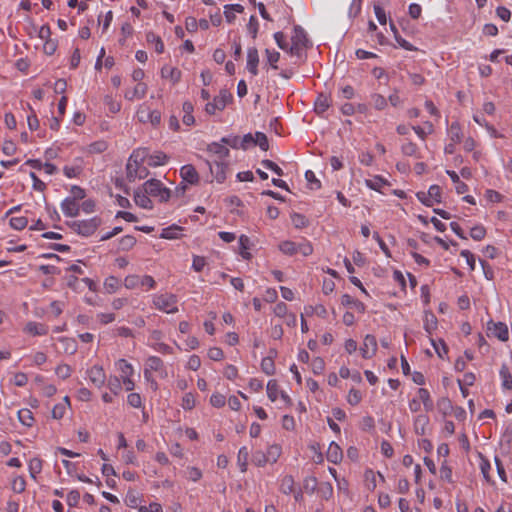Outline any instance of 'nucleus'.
<instances>
[{
	"label": "nucleus",
	"instance_id": "f257e3e1",
	"mask_svg": "<svg viewBox=\"0 0 512 512\" xmlns=\"http://www.w3.org/2000/svg\"><path fill=\"white\" fill-rule=\"evenodd\" d=\"M149 155L147 148H137L130 155L126 164V176L130 182L141 180L148 176L149 171L143 165Z\"/></svg>",
	"mask_w": 512,
	"mask_h": 512
},
{
	"label": "nucleus",
	"instance_id": "f03ea898",
	"mask_svg": "<svg viewBox=\"0 0 512 512\" xmlns=\"http://www.w3.org/2000/svg\"><path fill=\"white\" fill-rule=\"evenodd\" d=\"M143 186L145 187V191L159 202H167L173 193L169 188L165 187L160 180L154 178L144 182Z\"/></svg>",
	"mask_w": 512,
	"mask_h": 512
},
{
	"label": "nucleus",
	"instance_id": "7ed1b4c3",
	"mask_svg": "<svg viewBox=\"0 0 512 512\" xmlns=\"http://www.w3.org/2000/svg\"><path fill=\"white\" fill-rule=\"evenodd\" d=\"M154 306L165 313H176L177 308V296L171 293H161L153 297Z\"/></svg>",
	"mask_w": 512,
	"mask_h": 512
},
{
	"label": "nucleus",
	"instance_id": "20e7f679",
	"mask_svg": "<svg viewBox=\"0 0 512 512\" xmlns=\"http://www.w3.org/2000/svg\"><path fill=\"white\" fill-rule=\"evenodd\" d=\"M231 101L232 94L228 90L222 89L212 101L205 105V112L208 115H215L218 111H223Z\"/></svg>",
	"mask_w": 512,
	"mask_h": 512
},
{
	"label": "nucleus",
	"instance_id": "39448f33",
	"mask_svg": "<svg viewBox=\"0 0 512 512\" xmlns=\"http://www.w3.org/2000/svg\"><path fill=\"white\" fill-rule=\"evenodd\" d=\"M291 47L289 48V53L291 55H295L297 57H301L303 51L306 49L308 44V39L305 31L300 26H295L293 35L291 37Z\"/></svg>",
	"mask_w": 512,
	"mask_h": 512
},
{
	"label": "nucleus",
	"instance_id": "423d86ee",
	"mask_svg": "<svg viewBox=\"0 0 512 512\" xmlns=\"http://www.w3.org/2000/svg\"><path fill=\"white\" fill-rule=\"evenodd\" d=\"M123 284L127 289H135L141 286L149 290L155 287L156 281L150 275L139 276L137 274H131L125 277Z\"/></svg>",
	"mask_w": 512,
	"mask_h": 512
},
{
	"label": "nucleus",
	"instance_id": "0eeeda50",
	"mask_svg": "<svg viewBox=\"0 0 512 512\" xmlns=\"http://www.w3.org/2000/svg\"><path fill=\"white\" fill-rule=\"evenodd\" d=\"M267 396L270 401L276 402L278 399L282 401L285 406L292 405V400L284 391L280 390L277 381L271 379L266 386Z\"/></svg>",
	"mask_w": 512,
	"mask_h": 512
},
{
	"label": "nucleus",
	"instance_id": "6e6552de",
	"mask_svg": "<svg viewBox=\"0 0 512 512\" xmlns=\"http://www.w3.org/2000/svg\"><path fill=\"white\" fill-rule=\"evenodd\" d=\"M487 335L488 337H494L505 342L509 338L508 327L503 322H494L490 320L487 322Z\"/></svg>",
	"mask_w": 512,
	"mask_h": 512
},
{
	"label": "nucleus",
	"instance_id": "1a4fd4ad",
	"mask_svg": "<svg viewBox=\"0 0 512 512\" xmlns=\"http://www.w3.org/2000/svg\"><path fill=\"white\" fill-rule=\"evenodd\" d=\"M117 368L121 373V378L123 380V385L126 391H132L134 389V380L133 376V368L127 363L124 359H121L117 362Z\"/></svg>",
	"mask_w": 512,
	"mask_h": 512
},
{
	"label": "nucleus",
	"instance_id": "9d476101",
	"mask_svg": "<svg viewBox=\"0 0 512 512\" xmlns=\"http://www.w3.org/2000/svg\"><path fill=\"white\" fill-rule=\"evenodd\" d=\"M70 227L80 235L90 236L96 231L95 218L73 221Z\"/></svg>",
	"mask_w": 512,
	"mask_h": 512
},
{
	"label": "nucleus",
	"instance_id": "9b49d317",
	"mask_svg": "<svg viewBox=\"0 0 512 512\" xmlns=\"http://www.w3.org/2000/svg\"><path fill=\"white\" fill-rule=\"evenodd\" d=\"M66 302L64 300H53L45 309H41V313L37 315H45L48 319L58 318L64 311Z\"/></svg>",
	"mask_w": 512,
	"mask_h": 512
},
{
	"label": "nucleus",
	"instance_id": "f8f14e48",
	"mask_svg": "<svg viewBox=\"0 0 512 512\" xmlns=\"http://www.w3.org/2000/svg\"><path fill=\"white\" fill-rule=\"evenodd\" d=\"M85 168L83 158L77 157L70 164L63 167V173L67 178H78L82 175Z\"/></svg>",
	"mask_w": 512,
	"mask_h": 512
},
{
	"label": "nucleus",
	"instance_id": "ddd939ff",
	"mask_svg": "<svg viewBox=\"0 0 512 512\" xmlns=\"http://www.w3.org/2000/svg\"><path fill=\"white\" fill-rule=\"evenodd\" d=\"M206 151L211 157H215V160L218 161H223L230 154L228 147H226V145L223 144L221 140L219 142H212L208 144Z\"/></svg>",
	"mask_w": 512,
	"mask_h": 512
},
{
	"label": "nucleus",
	"instance_id": "4468645a",
	"mask_svg": "<svg viewBox=\"0 0 512 512\" xmlns=\"http://www.w3.org/2000/svg\"><path fill=\"white\" fill-rule=\"evenodd\" d=\"M210 172L218 183L224 182L226 179L227 163L224 161L214 160V162L207 161Z\"/></svg>",
	"mask_w": 512,
	"mask_h": 512
},
{
	"label": "nucleus",
	"instance_id": "2eb2a0df",
	"mask_svg": "<svg viewBox=\"0 0 512 512\" xmlns=\"http://www.w3.org/2000/svg\"><path fill=\"white\" fill-rule=\"evenodd\" d=\"M134 202L137 206L151 210L153 208V202L150 199V195L145 191V187L142 185L134 191Z\"/></svg>",
	"mask_w": 512,
	"mask_h": 512
},
{
	"label": "nucleus",
	"instance_id": "dca6fc26",
	"mask_svg": "<svg viewBox=\"0 0 512 512\" xmlns=\"http://www.w3.org/2000/svg\"><path fill=\"white\" fill-rule=\"evenodd\" d=\"M48 331L47 325L35 321L27 322L23 328V332L29 336H44Z\"/></svg>",
	"mask_w": 512,
	"mask_h": 512
},
{
	"label": "nucleus",
	"instance_id": "f3484780",
	"mask_svg": "<svg viewBox=\"0 0 512 512\" xmlns=\"http://www.w3.org/2000/svg\"><path fill=\"white\" fill-rule=\"evenodd\" d=\"M62 213L66 217H76L79 214L80 206L73 198L66 197L60 204Z\"/></svg>",
	"mask_w": 512,
	"mask_h": 512
},
{
	"label": "nucleus",
	"instance_id": "a211bd4d",
	"mask_svg": "<svg viewBox=\"0 0 512 512\" xmlns=\"http://www.w3.org/2000/svg\"><path fill=\"white\" fill-rule=\"evenodd\" d=\"M180 176L183 182L189 184H197L199 182V174L196 171L195 167L191 164L182 166V168L180 169Z\"/></svg>",
	"mask_w": 512,
	"mask_h": 512
},
{
	"label": "nucleus",
	"instance_id": "6ab92c4d",
	"mask_svg": "<svg viewBox=\"0 0 512 512\" xmlns=\"http://www.w3.org/2000/svg\"><path fill=\"white\" fill-rule=\"evenodd\" d=\"M312 358H310V354H300V360L303 362H309L311 361V368L312 371L315 374H320L324 371L325 368V362L323 358L320 356H316L315 354H312Z\"/></svg>",
	"mask_w": 512,
	"mask_h": 512
},
{
	"label": "nucleus",
	"instance_id": "aec40b11",
	"mask_svg": "<svg viewBox=\"0 0 512 512\" xmlns=\"http://www.w3.org/2000/svg\"><path fill=\"white\" fill-rule=\"evenodd\" d=\"M138 118L141 122H150L152 125H158L161 120V114L157 110L143 109L138 111Z\"/></svg>",
	"mask_w": 512,
	"mask_h": 512
},
{
	"label": "nucleus",
	"instance_id": "412c9836",
	"mask_svg": "<svg viewBox=\"0 0 512 512\" xmlns=\"http://www.w3.org/2000/svg\"><path fill=\"white\" fill-rule=\"evenodd\" d=\"M259 54L255 47H251L247 50V70L252 75L258 74Z\"/></svg>",
	"mask_w": 512,
	"mask_h": 512
},
{
	"label": "nucleus",
	"instance_id": "4be33fe9",
	"mask_svg": "<svg viewBox=\"0 0 512 512\" xmlns=\"http://www.w3.org/2000/svg\"><path fill=\"white\" fill-rule=\"evenodd\" d=\"M429 417L425 414H419L415 417L413 427L417 435H425L429 429Z\"/></svg>",
	"mask_w": 512,
	"mask_h": 512
},
{
	"label": "nucleus",
	"instance_id": "5701e85b",
	"mask_svg": "<svg viewBox=\"0 0 512 512\" xmlns=\"http://www.w3.org/2000/svg\"><path fill=\"white\" fill-rule=\"evenodd\" d=\"M161 76L162 78L169 80L174 85L180 81L181 71L176 67L165 65L161 69Z\"/></svg>",
	"mask_w": 512,
	"mask_h": 512
},
{
	"label": "nucleus",
	"instance_id": "b1692460",
	"mask_svg": "<svg viewBox=\"0 0 512 512\" xmlns=\"http://www.w3.org/2000/svg\"><path fill=\"white\" fill-rule=\"evenodd\" d=\"M327 460L331 463L337 464L341 462L343 458V452L340 446L336 442H331L328 446L326 453Z\"/></svg>",
	"mask_w": 512,
	"mask_h": 512
},
{
	"label": "nucleus",
	"instance_id": "393cba45",
	"mask_svg": "<svg viewBox=\"0 0 512 512\" xmlns=\"http://www.w3.org/2000/svg\"><path fill=\"white\" fill-rule=\"evenodd\" d=\"M146 92L147 85L145 83L139 82L133 89L127 90L124 94V97L130 101L134 99H141L145 96Z\"/></svg>",
	"mask_w": 512,
	"mask_h": 512
},
{
	"label": "nucleus",
	"instance_id": "a878e982",
	"mask_svg": "<svg viewBox=\"0 0 512 512\" xmlns=\"http://www.w3.org/2000/svg\"><path fill=\"white\" fill-rule=\"evenodd\" d=\"M341 304L343 306L350 307V308L356 310L359 313H364L365 312V305L361 301L353 298L352 296H350L348 294L342 295V297H341Z\"/></svg>",
	"mask_w": 512,
	"mask_h": 512
},
{
	"label": "nucleus",
	"instance_id": "bb28decb",
	"mask_svg": "<svg viewBox=\"0 0 512 512\" xmlns=\"http://www.w3.org/2000/svg\"><path fill=\"white\" fill-rule=\"evenodd\" d=\"M69 286L73 287L75 290H84L85 288L90 291L95 290V283L92 279L84 277L82 279L75 278L74 281L69 282Z\"/></svg>",
	"mask_w": 512,
	"mask_h": 512
},
{
	"label": "nucleus",
	"instance_id": "cd10ccee",
	"mask_svg": "<svg viewBox=\"0 0 512 512\" xmlns=\"http://www.w3.org/2000/svg\"><path fill=\"white\" fill-rule=\"evenodd\" d=\"M417 399L420 400L426 411L433 410L434 403L427 389L419 388L417 390Z\"/></svg>",
	"mask_w": 512,
	"mask_h": 512
},
{
	"label": "nucleus",
	"instance_id": "c85d7f7f",
	"mask_svg": "<svg viewBox=\"0 0 512 512\" xmlns=\"http://www.w3.org/2000/svg\"><path fill=\"white\" fill-rule=\"evenodd\" d=\"M331 105L330 96L326 94H320L314 103V110L318 114L324 113Z\"/></svg>",
	"mask_w": 512,
	"mask_h": 512
},
{
	"label": "nucleus",
	"instance_id": "c756f323",
	"mask_svg": "<svg viewBox=\"0 0 512 512\" xmlns=\"http://www.w3.org/2000/svg\"><path fill=\"white\" fill-rule=\"evenodd\" d=\"M70 406L69 398L65 396L62 402L56 404L52 409V417L54 419H61Z\"/></svg>",
	"mask_w": 512,
	"mask_h": 512
},
{
	"label": "nucleus",
	"instance_id": "7c9ffc66",
	"mask_svg": "<svg viewBox=\"0 0 512 512\" xmlns=\"http://www.w3.org/2000/svg\"><path fill=\"white\" fill-rule=\"evenodd\" d=\"M181 232H182V227L173 224L169 227L162 229L160 237L163 239H168V240L177 239L180 237Z\"/></svg>",
	"mask_w": 512,
	"mask_h": 512
},
{
	"label": "nucleus",
	"instance_id": "2f4dec72",
	"mask_svg": "<svg viewBox=\"0 0 512 512\" xmlns=\"http://www.w3.org/2000/svg\"><path fill=\"white\" fill-rule=\"evenodd\" d=\"M249 451L246 446L239 449L237 455V465L241 472H246L248 467Z\"/></svg>",
	"mask_w": 512,
	"mask_h": 512
},
{
	"label": "nucleus",
	"instance_id": "473e14b6",
	"mask_svg": "<svg viewBox=\"0 0 512 512\" xmlns=\"http://www.w3.org/2000/svg\"><path fill=\"white\" fill-rule=\"evenodd\" d=\"M121 286L120 280L115 276H109L104 280L103 289L108 294L115 293Z\"/></svg>",
	"mask_w": 512,
	"mask_h": 512
},
{
	"label": "nucleus",
	"instance_id": "72a5a7b5",
	"mask_svg": "<svg viewBox=\"0 0 512 512\" xmlns=\"http://www.w3.org/2000/svg\"><path fill=\"white\" fill-rule=\"evenodd\" d=\"M446 173L447 175H449V177L455 184V189L458 194H463L467 192V185L464 182L460 181V177L455 171L447 170Z\"/></svg>",
	"mask_w": 512,
	"mask_h": 512
},
{
	"label": "nucleus",
	"instance_id": "f704fd0d",
	"mask_svg": "<svg viewBox=\"0 0 512 512\" xmlns=\"http://www.w3.org/2000/svg\"><path fill=\"white\" fill-rule=\"evenodd\" d=\"M265 452L268 462L275 463L282 453V448L278 444H272L267 447Z\"/></svg>",
	"mask_w": 512,
	"mask_h": 512
},
{
	"label": "nucleus",
	"instance_id": "c9c22d12",
	"mask_svg": "<svg viewBox=\"0 0 512 512\" xmlns=\"http://www.w3.org/2000/svg\"><path fill=\"white\" fill-rule=\"evenodd\" d=\"M499 375L501 378L502 387L507 390L512 389V375L506 365H502Z\"/></svg>",
	"mask_w": 512,
	"mask_h": 512
},
{
	"label": "nucleus",
	"instance_id": "e433bc0d",
	"mask_svg": "<svg viewBox=\"0 0 512 512\" xmlns=\"http://www.w3.org/2000/svg\"><path fill=\"white\" fill-rule=\"evenodd\" d=\"M19 421L26 427H31L34 422L33 414L31 410L23 408L18 411Z\"/></svg>",
	"mask_w": 512,
	"mask_h": 512
},
{
	"label": "nucleus",
	"instance_id": "4c0bfd02",
	"mask_svg": "<svg viewBox=\"0 0 512 512\" xmlns=\"http://www.w3.org/2000/svg\"><path fill=\"white\" fill-rule=\"evenodd\" d=\"M27 108L30 111V114L27 116L28 128L30 131H36L40 127L39 119L30 104H27Z\"/></svg>",
	"mask_w": 512,
	"mask_h": 512
},
{
	"label": "nucleus",
	"instance_id": "58836bf2",
	"mask_svg": "<svg viewBox=\"0 0 512 512\" xmlns=\"http://www.w3.org/2000/svg\"><path fill=\"white\" fill-rule=\"evenodd\" d=\"M294 479L290 475L284 476L280 481V490L284 494H290L294 490Z\"/></svg>",
	"mask_w": 512,
	"mask_h": 512
},
{
	"label": "nucleus",
	"instance_id": "ea45409f",
	"mask_svg": "<svg viewBox=\"0 0 512 512\" xmlns=\"http://www.w3.org/2000/svg\"><path fill=\"white\" fill-rule=\"evenodd\" d=\"M30 476L36 479V476L42 471V461L39 458H32L28 463Z\"/></svg>",
	"mask_w": 512,
	"mask_h": 512
},
{
	"label": "nucleus",
	"instance_id": "a19ab883",
	"mask_svg": "<svg viewBox=\"0 0 512 512\" xmlns=\"http://www.w3.org/2000/svg\"><path fill=\"white\" fill-rule=\"evenodd\" d=\"M168 160V156L163 152H156L155 154L149 156L148 165L150 166H160L164 165Z\"/></svg>",
	"mask_w": 512,
	"mask_h": 512
},
{
	"label": "nucleus",
	"instance_id": "79ce46f5",
	"mask_svg": "<svg viewBox=\"0 0 512 512\" xmlns=\"http://www.w3.org/2000/svg\"><path fill=\"white\" fill-rule=\"evenodd\" d=\"M387 184V181L380 176H376L373 179H366L365 185L375 191H380V189Z\"/></svg>",
	"mask_w": 512,
	"mask_h": 512
},
{
	"label": "nucleus",
	"instance_id": "37998d69",
	"mask_svg": "<svg viewBox=\"0 0 512 512\" xmlns=\"http://www.w3.org/2000/svg\"><path fill=\"white\" fill-rule=\"evenodd\" d=\"M136 244V238L132 235H125L119 241V249L122 251H128L132 249Z\"/></svg>",
	"mask_w": 512,
	"mask_h": 512
},
{
	"label": "nucleus",
	"instance_id": "c03bdc74",
	"mask_svg": "<svg viewBox=\"0 0 512 512\" xmlns=\"http://www.w3.org/2000/svg\"><path fill=\"white\" fill-rule=\"evenodd\" d=\"M9 224L11 228L20 231L28 225V219L24 216L11 217Z\"/></svg>",
	"mask_w": 512,
	"mask_h": 512
},
{
	"label": "nucleus",
	"instance_id": "a18cd8bd",
	"mask_svg": "<svg viewBox=\"0 0 512 512\" xmlns=\"http://www.w3.org/2000/svg\"><path fill=\"white\" fill-rule=\"evenodd\" d=\"M252 463L258 467H263L268 464L269 462L266 456V452L261 450L254 451L252 454Z\"/></svg>",
	"mask_w": 512,
	"mask_h": 512
},
{
	"label": "nucleus",
	"instance_id": "49530a36",
	"mask_svg": "<svg viewBox=\"0 0 512 512\" xmlns=\"http://www.w3.org/2000/svg\"><path fill=\"white\" fill-rule=\"evenodd\" d=\"M261 369L267 375H273L275 373V365L272 357H264L261 361Z\"/></svg>",
	"mask_w": 512,
	"mask_h": 512
},
{
	"label": "nucleus",
	"instance_id": "de8ad7c7",
	"mask_svg": "<svg viewBox=\"0 0 512 512\" xmlns=\"http://www.w3.org/2000/svg\"><path fill=\"white\" fill-rule=\"evenodd\" d=\"M362 352H375L377 350V341L373 335H366L363 342Z\"/></svg>",
	"mask_w": 512,
	"mask_h": 512
},
{
	"label": "nucleus",
	"instance_id": "09e8293b",
	"mask_svg": "<svg viewBox=\"0 0 512 512\" xmlns=\"http://www.w3.org/2000/svg\"><path fill=\"white\" fill-rule=\"evenodd\" d=\"M221 142L233 149H242L241 138L239 136L230 135L221 138Z\"/></svg>",
	"mask_w": 512,
	"mask_h": 512
},
{
	"label": "nucleus",
	"instance_id": "8fccbe9b",
	"mask_svg": "<svg viewBox=\"0 0 512 512\" xmlns=\"http://www.w3.org/2000/svg\"><path fill=\"white\" fill-rule=\"evenodd\" d=\"M254 145H258L263 151H267L269 149L267 136L262 132H256L254 135Z\"/></svg>",
	"mask_w": 512,
	"mask_h": 512
},
{
	"label": "nucleus",
	"instance_id": "3c124183",
	"mask_svg": "<svg viewBox=\"0 0 512 512\" xmlns=\"http://www.w3.org/2000/svg\"><path fill=\"white\" fill-rule=\"evenodd\" d=\"M347 402L352 405H358L362 400V393L357 389H350L346 397Z\"/></svg>",
	"mask_w": 512,
	"mask_h": 512
},
{
	"label": "nucleus",
	"instance_id": "603ef678",
	"mask_svg": "<svg viewBox=\"0 0 512 512\" xmlns=\"http://www.w3.org/2000/svg\"><path fill=\"white\" fill-rule=\"evenodd\" d=\"M449 135H450L451 140L454 143L460 142L462 133H461L460 125L457 122H454L451 124V126L449 128Z\"/></svg>",
	"mask_w": 512,
	"mask_h": 512
},
{
	"label": "nucleus",
	"instance_id": "864d4df0",
	"mask_svg": "<svg viewBox=\"0 0 512 512\" xmlns=\"http://www.w3.org/2000/svg\"><path fill=\"white\" fill-rule=\"evenodd\" d=\"M479 466H480V470H481V473H482L484 479L487 482H490L491 479H490L489 472L491 470V464L488 461V459L484 458L483 456H480V464H479Z\"/></svg>",
	"mask_w": 512,
	"mask_h": 512
},
{
	"label": "nucleus",
	"instance_id": "5fc2aeb1",
	"mask_svg": "<svg viewBox=\"0 0 512 512\" xmlns=\"http://www.w3.org/2000/svg\"><path fill=\"white\" fill-rule=\"evenodd\" d=\"M279 249L287 255H293L297 253V245L292 241H283L279 245Z\"/></svg>",
	"mask_w": 512,
	"mask_h": 512
},
{
	"label": "nucleus",
	"instance_id": "6e6d98bb",
	"mask_svg": "<svg viewBox=\"0 0 512 512\" xmlns=\"http://www.w3.org/2000/svg\"><path fill=\"white\" fill-rule=\"evenodd\" d=\"M12 490L16 493H22L25 490L26 482L22 476H15L11 483Z\"/></svg>",
	"mask_w": 512,
	"mask_h": 512
},
{
	"label": "nucleus",
	"instance_id": "4d7b16f0",
	"mask_svg": "<svg viewBox=\"0 0 512 512\" xmlns=\"http://www.w3.org/2000/svg\"><path fill=\"white\" fill-rule=\"evenodd\" d=\"M305 179L307 180L310 189L314 190L321 187V182L316 178L313 171L307 170L305 172Z\"/></svg>",
	"mask_w": 512,
	"mask_h": 512
},
{
	"label": "nucleus",
	"instance_id": "13d9d810",
	"mask_svg": "<svg viewBox=\"0 0 512 512\" xmlns=\"http://www.w3.org/2000/svg\"><path fill=\"white\" fill-rule=\"evenodd\" d=\"M226 403V397L221 394V393H213L210 397V404L213 406V407H216V408H221L225 405Z\"/></svg>",
	"mask_w": 512,
	"mask_h": 512
},
{
	"label": "nucleus",
	"instance_id": "bf43d9fd",
	"mask_svg": "<svg viewBox=\"0 0 512 512\" xmlns=\"http://www.w3.org/2000/svg\"><path fill=\"white\" fill-rule=\"evenodd\" d=\"M265 54L267 57V62L270 64V66L273 69H278L277 62L279 61L280 58L279 52L266 49Z\"/></svg>",
	"mask_w": 512,
	"mask_h": 512
},
{
	"label": "nucleus",
	"instance_id": "052dcab7",
	"mask_svg": "<svg viewBox=\"0 0 512 512\" xmlns=\"http://www.w3.org/2000/svg\"><path fill=\"white\" fill-rule=\"evenodd\" d=\"M86 196L85 190L80 186L73 185L70 189V196L68 198H73L74 201L78 202L79 200L84 199Z\"/></svg>",
	"mask_w": 512,
	"mask_h": 512
},
{
	"label": "nucleus",
	"instance_id": "680f3d73",
	"mask_svg": "<svg viewBox=\"0 0 512 512\" xmlns=\"http://www.w3.org/2000/svg\"><path fill=\"white\" fill-rule=\"evenodd\" d=\"M485 235L486 229L483 226L477 225L471 228L470 236L472 239L480 241L485 237Z\"/></svg>",
	"mask_w": 512,
	"mask_h": 512
},
{
	"label": "nucleus",
	"instance_id": "e2e57ef3",
	"mask_svg": "<svg viewBox=\"0 0 512 512\" xmlns=\"http://www.w3.org/2000/svg\"><path fill=\"white\" fill-rule=\"evenodd\" d=\"M440 477L441 479L447 481V482H452V470L451 468L447 465V461L446 460H443L442 464H441V467H440Z\"/></svg>",
	"mask_w": 512,
	"mask_h": 512
},
{
	"label": "nucleus",
	"instance_id": "0e129e2a",
	"mask_svg": "<svg viewBox=\"0 0 512 512\" xmlns=\"http://www.w3.org/2000/svg\"><path fill=\"white\" fill-rule=\"evenodd\" d=\"M291 221L296 228H303L308 224L306 217L298 213L292 214Z\"/></svg>",
	"mask_w": 512,
	"mask_h": 512
},
{
	"label": "nucleus",
	"instance_id": "69168bd1",
	"mask_svg": "<svg viewBox=\"0 0 512 512\" xmlns=\"http://www.w3.org/2000/svg\"><path fill=\"white\" fill-rule=\"evenodd\" d=\"M195 397L192 393H186L182 398V407L185 410H191L195 407Z\"/></svg>",
	"mask_w": 512,
	"mask_h": 512
},
{
	"label": "nucleus",
	"instance_id": "338daca9",
	"mask_svg": "<svg viewBox=\"0 0 512 512\" xmlns=\"http://www.w3.org/2000/svg\"><path fill=\"white\" fill-rule=\"evenodd\" d=\"M372 101H373L374 107L377 110H383L387 106V101H386L385 97L380 94H373Z\"/></svg>",
	"mask_w": 512,
	"mask_h": 512
},
{
	"label": "nucleus",
	"instance_id": "774afa93",
	"mask_svg": "<svg viewBox=\"0 0 512 512\" xmlns=\"http://www.w3.org/2000/svg\"><path fill=\"white\" fill-rule=\"evenodd\" d=\"M138 512H163V509L159 503L154 502L149 506H141Z\"/></svg>",
	"mask_w": 512,
	"mask_h": 512
}]
</instances>
